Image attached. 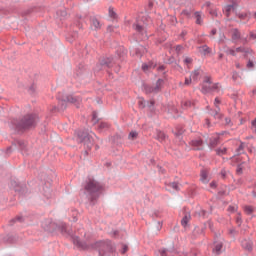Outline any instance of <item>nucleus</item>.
Returning <instances> with one entry per match:
<instances>
[{
	"instance_id": "obj_1",
	"label": "nucleus",
	"mask_w": 256,
	"mask_h": 256,
	"mask_svg": "<svg viewBox=\"0 0 256 256\" xmlns=\"http://www.w3.org/2000/svg\"><path fill=\"white\" fill-rule=\"evenodd\" d=\"M39 123V116L35 113H28L20 118H13L10 121V128L16 133V135H24L29 133L37 127Z\"/></svg>"
},
{
	"instance_id": "obj_2",
	"label": "nucleus",
	"mask_w": 256,
	"mask_h": 256,
	"mask_svg": "<svg viewBox=\"0 0 256 256\" xmlns=\"http://www.w3.org/2000/svg\"><path fill=\"white\" fill-rule=\"evenodd\" d=\"M84 189L87 193V197L90 201V205L95 206L97 205V200L103 195V191L105 187L103 184L99 183L97 180L89 178L86 181Z\"/></svg>"
},
{
	"instance_id": "obj_3",
	"label": "nucleus",
	"mask_w": 256,
	"mask_h": 256,
	"mask_svg": "<svg viewBox=\"0 0 256 256\" xmlns=\"http://www.w3.org/2000/svg\"><path fill=\"white\" fill-rule=\"evenodd\" d=\"M126 55L127 50H125L124 48H119L118 50H116L115 56L101 57L94 68L95 73H99V71H103V69H111L113 65H116L119 59L120 61H123Z\"/></svg>"
},
{
	"instance_id": "obj_4",
	"label": "nucleus",
	"mask_w": 256,
	"mask_h": 256,
	"mask_svg": "<svg viewBox=\"0 0 256 256\" xmlns=\"http://www.w3.org/2000/svg\"><path fill=\"white\" fill-rule=\"evenodd\" d=\"M58 105L52 106L50 109V115H57V113H63L65 109H67V103H72L73 105H77L81 101V97L73 96L71 94L63 95L59 93L57 96Z\"/></svg>"
},
{
	"instance_id": "obj_5",
	"label": "nucleus",
	"mask_w": 256,
	"mask_h": 256,
	"mask_svg": "<svg viewBox=\"0 0 256 256\" xmlns=\"http://www.w3.org/2000/svg\"><path fill=\"white\" fill-rule=\"evenodd\" d=\"M42 229L47 233H61V235L69 236V231H67V224L60 223L57 224L53 222L52 219H45L42 221Z\"/></svg>"
},
{
	"instance_id": "obj_6",
	"label": "nucleus",
	"mask_w": 256,
	"mask_h": 256,
	"mask_svg": "<svg viewBox=\"0 0 256 256\" xmlns=\"http://www.w3.org/2000/svg\"><path fill=\"white\" fill-rule=\"evenodd\" d=\"M78 143H83L85 150V155H89V151L93 148V136L85 130H79L77 132Z\"/></svg>"
},
{
	"instance_id": "obj_7",
	"label": "nucleus",
	"mask_w": 256,
	"mask_h": 256,
	"mask_svg": "<svg viewBox=\"0 0 256 256\" xmlns=\"http://www.w3.org/2000/svg\"><path fill=\"white\" fill-rule=\"evenodd\" d=\"M13 149H18L21 151L22 155H27V143H25V140L14 139L12 146L6 149V153H13Z\"/></svg>"
},
{
	"instance_id": "obj_8",
	"label": "nucleus",
	"mask_w": 256,
	"mask_h": 256,
	"mask_svg": "<svg viewBox=\"0 0 256 256\" xmlns=\"http://www.w3.org/2000/svg\"><path fill=\"white\" fill-rule=\"evenodd\" d=\"M10 185L14 189L15 193H18L20 197H27L29 195L27 184L20 183L17 180H11Z\"/></svg>"
},
{
	"instance_id": "obj_9",
	"label": "nucleus",
	"mask_w": 256,
	"mask_h": 256,
	"mask_svg": "<svg viewBox=\"0 0 256 256\" xmlns=\"http://www.w3.org/2000/svg\"><path fill=\"white\" fill-rule=\"evenodd\" d=\"M237 7H239L237 2H232V4L227 5L225 7L226 17H231V11L237 15Z\"/></svg>"
},
{
	"instance_id": "obj_10",
	"label": "nucleus",
	"mask_w": 256,
	"mask_h": 256,
	"mask_svg": "<svg viewBox=\"0 0 256 256\" xmlns=\"http://www.w3.org/2000/svg\"><path fill=\"white\" fill-rule=\"evenodd\" d=\"M51 193H53V190L51 189V184L45 183L43 186V195L46 197V199L51 198Z\"/></svg>"
},
{
	"instance_id": "obj_11",
	"label": "nucleus",
	"mask_w": 256,
	"mask_h": 256,
	"mask_svg": "<svg viewBox=\"0 0 256 256\" xmlns=\"http://www.w3.org/2000/svg\"><path fill=\"white\" fill-rule=\"evenodd\" d=\"M192 147H196V151H203V140L196 139L191 141Z\"/></svg>"
},
{
	"instance_id": "obj_12",
	"label": "nucleus",
	"mask_w": 256,
	"mask_h": 256,
	"mask_svg": "<svg viewBox=\"0 0 256 256\" xmlns=\"http://www.w3.org/2000/svg\"><path fill=\"white\" fill-rule=\"evenodd\" d=\"M173 133L175 137L181 141L183 139V133H185V130H183L182 127L177 126L175 130H173Z\"/></svg>"
},
{
	"instance_id": "obj_13",
	"label": "nucleus",
	"mask_w": 256,
	"mask_h": 256,
	"mask_svg": "<svg viewBox=\"0 0 256 256\" xmlns=\"http://www.w3.org/2000/svg\"><path fill=\"white\" fill-rule=\"evenodd\" d=\"M90 23L94 27L95 31H97L98 29H101V22H99L97 17L91 16L90 17Z\"/></svg>"
},
{
	"instance_id": "obj_14",
	"label": "nucleus",
	"mask_w": 256,
	"mask_h": 256,
	"mask_svg": "<svg viewBox=\"0 0 256 256\" xmlns=\"http://www.w3.org/2000/svg\"><path fill=\"white\" fill-rule=\"evenodd\" d=\"M143 89L147 95H149V93H159L158 90H155V86L149 84H143Z\"/></svg>"
},
{
	"instance_id": "obj_15",
	"label": "nucleus",
	"mask_w": 256,
	"mask_h": 256,
	"mask_svg": "<svg viewBox=\"0 0 256 256\" xmlns=\"http://www.w3.org/2000/svg\"><path fill=\"white\" fill-rule=\"evenodd\" d=\"M219 145V137L216 138H210V142L208 144V147L210 149H215Z\"/></svg>"
},
{
	"instance_id": "obj_16",
	"label": "nucleus",
	"mask_w": 256,
	"mask_h": 256,
	"mask_svg": "<svg viewBox=\"0 0 256 256\" xmlns=\"http://www.w3.org/2000/svg\"><path fill=\"white\" fill-rule=\"evenodd\" d=\"M193 17L196 19V25H203V18L201 17V11L194 12Z\"/></svg>"
},
{
	"instance_id": "obj_17",
	"label": "nucleus",
	"mask_w": 256,
	"mask_h": 256,
	"mask_svg": "<svg viewBox=\"0 0 256 256\" xmlns=\"http://www.w3.org/2000/svg\"><path fill=\"white\" fill-rule=\"evenodd\" d=\"M242 247L246 251H249V252L253 251V244H251V242L247 240L242 241Z\"/></svg>"
},
{
	"instance_id": "obj_18",
	"label": "nucleus",
	"mask_w": 256,
	"mask_h": 256,
	"mask_svg": "<svg viewBox=\"0 0 256 256\" xmlns=\"http://www.w3.org/2000/svg\"><path fill=\"white\" fill-rule=\"evenodd\" d=\"M156 139L160 141V143H163V141L167 139V135L165 134V132L157 131Z\"/></svg>"
},
{
	"instance_id": "obj_19",
	"label": "nucleus",
	"mask_w": 256,
	"mask_h": 256,
	"mask_svg": "<svg viewBox=\"0 0 256 256\" xmlns=\"http://www.w3.org/2000/svg\"><path fill=\"white\" fill-rule=\"evenodd\" d=\"M17 221H18V223H23V221H25V218L23 216H16L12 220H10L9 225L13 226L14 223H17Z\"/></svg>"
},
{
	"instance_id": "obj_20",
	"label": "nucleus",
	"mask_w": 256,
	"mask_h": 256,
	"mask_svg": "<svg viewBox=\"0 0 256 256\" xmlns=\"http://www.w3.org/2000/svg\"><path fill=\"white\" fill-rule=\"evenodd\" d=\"M3 242L4 243H15V236H13L12 234H8L3 237Z\"/></svg>"
},
{
	"instance_id": "obj_21",
	"label": "nucleus",
	"mask_w": 256,
	"mask_h": 256,
	"mask_svg": "<svg viewBox=\"0 0 256 256\" xmlns=\"http://www.w3.org/2000/svg\"><path fill=\"white\" fill-rule=\"evenodd\" d=\"M142 16H140V21H142V23H144V25H147V23H149V21H151V16H149V14H143V12L141 13Z\"/></svg>"
},
{
	"instance_id": "obj_22",
	"label": "nucleus",
	"mask_w": 256,
	"mask_h": 256,
	"mask_svg": "<svg viewBox=\"0 0 256 256\" xmlns=\"http://www.w3.org/2000/svg\"><path fill=\"white\" fill-rule=\"evenodd\" d=\"M145 51H147V49L143 46H140L139 48H135V55L137 57H143V53H145Z\"/></svg>"
},
{
	"instance_id": "obj_23",
	"label": "nucleus",
	"mask_w": 256,
	"mask_h": 256,
	"mask_svg": "<svg viewBox=\"0 0 256 256\" xmlns=\"http://www.w3.org/2000/svg\"><path fill=\"white\" fill-rule=\"evenodd\" d=\"M223 249V244L222 242L218 243L215 245V247L213 248V252L216 254V255H221V250Z\"/></svg>"
},
{
	"instance_id": "obj_24",
	"label": "nucleus",
	"mask_w": 256,
	"mask_h": 256,
	"mask_svg": "<svg viewBox=\"0 0 256 256\" xmlns=\"http://www.w3.org/2000/svg\"><path fill=\"white\" fill-rule=\"evenodd\" d=\"M56 15L58 17H60V21H63V19H65V17H67V10L63 9V10H58L56 12Z\"/></svg>"
},
{
	"instance_id": "obj_25",
	"label": "nucleus",
	"mask_w": 256,
	"mask_h": 256,
	"mask_svg": "<svg viewBox=\"0 0 256 256\" xmlns=\"http://www.w3.org/2000/svg\"><path fill=\"white\" fill-rule=\"evenodd\" d=\"M232 39L233 41L241 39V33L239 32V29H234V32L232 33Z\"/></svg>"
},
{
	"instance_id": "obj_26",
	"label": "nucleus",
	"mask_w": 256,
	"mask_h": 256,
	"mask_svg": "<svg viewBox=\"0 0 256 256\" xmlns=\"http://www.w3.org/2000/svg\"><path fill=\"white\" fill-rule=\"evenodd\" d=\"M167 251H169L170 253H173V251H175V246H172L170 250L166 248L159 250L160 256H167Z\"/></svg>"
},
{
	"instance_id": "obj_27",
	"label": "nucleus",
	"mask_w": 256,
	"mask_h": 256,
	"mask_svg": "<svg viewBox=\"0 0 256 256\" xmlns=\"http://www.w3.org/2000/svg\"><path fill=\"white\" fill-rule=\"evenodd\" d=\"M191 219V215H185L181 220L182 227H187V224L189 223V220Z\"/></svg>"
},
{
	"instance_id": "obj_28",
	"label": "nucleus",
	"mask_w": 256,
	"mask_h": 256,
	"mask_svg": "<svg viewBox=\"0 0 256 256\" xmlns=\"http://www.w3.org/2000/svg\"><path fill=\"white\" fill-rule=\"evenodd\" d=\"M146 107L150 109V111H155V100H150L146 102Z\"/></svg>"
},
{
	"instance_id": "obj_29",
	"label": "nucleus",
	"mask_w": 256,
	"mask_h": 256,
	"mask_svg": "<svg viewBox=\"0 0 256 256\" xmlns=\"http://www.w3.org/2000/svg\"><path fill=\"white\" fill-rule=\"evenodd\" d=\"M163 79L159 78L157 81H156V85L154 86V89L155 91H161V85H163Z\"/></svg>"
},
{
	"instance_id": "obj_30",
	"label": "nucleus",
	"mask_w": 256,
	"mask_h": 256,
	"mask_svg": "<svg viewBox=\"0 0 256 256\" xmlns=\"http://www.w3.org/2000/svg\"><path fill=\"white\" fill-rule=\"evenodd\" d=\"M244 211L247 215H253V212L255 211V208H253V206H245L244 207Z\"/></svg>"
},
{
	"instance_id": "obj_31",
	"label": "nucleus",
	"mask_w": 256,
	"mask_h": 256,
	"mask_svg": "<svg viewBox=\"0 0 256 256\" xmlns=\"http://www.w3.org/2000/svg\"><path fill=\"white\" fill-rule=\"evenodd\" d=\"M137 137H139V133H137V131H131L128 135V139H130L131 141H135Z\"/></svg>"
},
{
	"instance_id": "obj_32",
	"label": "nucleus",
	"mask_w": 256,
	"mask_h": 256,
	"mask_svg": "<svg viewBox=\"0 0 256 256\" xmlns=\"http://www.w3.org/2000/svg\"><path fill=\"white\" fill-rule=\"evenodd\" d=\"M211 111H212L211 115L215 117V119H219V120L223 119V114H219V110H211Z\"/></svg>"
},
{
	"instance_id": "obj_33",
	"label": "nucleus",
	"mask_w": 256,
	"mask_h": 256,
	"mask_svg": "<svg viewBox=\"0 0 256 256\" xmlns=\"http://www.w3.org/2000/svg\"><path fill=\"white\" fill-rule=\"evenodd\" d=\"M193 81H199V69L194 70L193 72H191V76Z\"/></svg>"
},
{
	"instance_id": "obj_34",
	"label": "nucleus",
	"mask_w": 256,
	"mask_h": 256,
	"mask_svg": "<svg viewBox=\"0 0 256 256\" xmlns=\"http://www.w3.org/2000/svg\"><path fill=\"white\" fill-rule=\"evenodd\" d=\"M135 31H137L138 33H143V31H145V28L143 27V25L141 24H134L133 25Z\"/></svg>"
},
{
	"instance_id": "obj_35",
	"label": "nucleus",
	"mask_w": 256,
	"mask_h": 256,
	"mask_svg": "<svg viewBox=\"0 0 256 256\" xmlns=\"http://www.w3.org/2000/svg\"><path fill=\"white\" fill-rule=\"evenodd\" d=\"M236 53H251V50L245 47L236 48Z\"/></svg>"
},
{
	"instance_id": "obj_36",
	"label": "nucleus",
	"mask_w": 256,
	"mask_h": 256,
	"mask_svg": "<svg viewBox=\"0 0 256 256\" xmlns=\"http://www.w3.org/2000/svg\"><path fill=\"white\" fill-rule=\"evenodd\" d=\"M35 91H37V84L33 83L31 86H29L28 92L30 95H34Z\"/></svg>"
},
{
	"instance_id": "obj_37",
	"label": "nucleus",
	"mask_w": 256,
	"mask_h": 256,
	"mask_svg": "<svg viewBox=\"0 0 256 256\" xmlns=\"http://www.w3.org/2000/svg\"><path fill=\"white\" fill-rule=\"evenodd\" d=\"M138 107L139 109H145L147 107V102L142 98L138 101Z\"/></svg>"
},
{
	"instance_id": "obj_38",
	"label": "nucleus",
	"mask_w": 256,
	"mask_h": 256,
	"mask_svg": "<svg viewBox=\"0 0 256 256\" xmlns=\"http://www.w3.org/2000/svg\"><path fill=\"white\" fill-rule=\"evenodd\" d=\"M188 107H195V103L191 102V100L185 101L183 103V109H188Z\"/></svg>"
},
{
	"instance_id": "obj_39",
	"label": "nucleus",
	"mask_w": 256,
	"mask_h": 256,
	"mask_svg": "<svg viewBox=\"0 0 256 256\" xmlns=\"http://www.w3.org/2000/svg\"><path fill=\"white\" fill-rule=\"evenodd\" d=\"M211 91H212L211 86H207V85H203V86H202V93H203L204 95L207 94V93H211Z\"/></svg>"
},
{
	"instance_id": "obj_40",
	"label": "nucleus",
	"mask_w": 256,
	"mask_h": 256,
	"mask_svg": "<svg viewBox=\"0 0 256 256\" xmlns=\"http://www.w3.org/2000/svg\"><path fill=\"white\" fill-rule=\"evenodd\" d=\"M201 49L203 51V55H209V53H211V48H209L207 45H203Z\"/></svg>"
},
{
	"instance_id": "obj_41",
	"label": "nucleus",
	"mask_w": 256,
	"mask_h": 256,
	"mask_svg": "<svg viewBox=\"0 0 256 256\" xmlns=\"http://www.w3.org/2000/svg\"><path fill=\"white\" fill-rule=\"evenodd\" d=\"M109 17H111V19H117V13L113 10V7H109Z\"/></svg>"
},
{
	"instance_id": "obj_42",
	"label": "nucleus",
	"mask_w": 256,
	"mask_h": 256,
	"mask_svg": "<svg viewBox=\"0 0 256 256\" xmlns=\"http://www.w3.org/2000/svg\"><path fill=\"white\" fill-rule=\"evenodd\" d=\"M181 15H185L186 17H187V19H191L193 16L191 15V10H187V9H185V10H183L182 12H181Z\"/></svg>"
},
{
	"instance_id": "obj_43",
	"label": "nucleus",
	"mask_w": 256,
	"mask_h": 256,
	"mask_svg": "<svg viewBox=\"0 0 256 256\" xmlns=\"http://www.w3.org/2000/svg\"><path fill=\"white\" fill-rule=\"evenodd\" d=\"M225 153H227V148H218L216 149V154L221 156V155H225Z\"/></svg>"
},
{
	"instance_id": "obj_44",
	"label": "nucleus",
	"mask_w": 256,
	"mask_h": 256,
	"mask_svg": "<svg viewBox=\"0 0 256 256\" xmlns=\"http://www.w3.org/2000/svg\"><path fill=\"white\" fill-rule=\"evenodd\" d=\"M225 54L226 55H232V57H235L237 55V53L235 52V50L228 48L225 50Z\"/></svg>"
},
{
	"instance_id": "obj_45",
	"label": "nucleus",
	"mask_w": 256,
	"mask_h": 256,
	"mask_svg": "<svg viewBox=\"0 0 256 256\" xmlns=\"http://www.w3.org/2000/svg\"><path fill=\"white\" fill-rule=\"evenodd\" d=\"M200 176H201V181H207L208 174L205 170H201Z\"/></svg>"
},
{
	"instance_id": "obj_46",
	"label": "nucleus",
	"mask_w": 256,
	"mask_h": 256,
	"mask_svg": "<svg viewBox=\"0 0 256 256\" xmlns=\"http://www.w3.org/2000/svg\"><path fill=\"white\" fill-rule=\"evenodd\" d=\"M237 175H243V164H238L236 169Z\"/></svg>"
},
{
	"instance_id": "obj_47",
	"label": "nucleus",
	"mask_w": 256,
	"mask_h": 256,
	"mask_svg": "<svg viewBox=\"0 0 256 256\" xmlns=\"http://www.w3.org/2000/svg\"><path fill=\"white\" fill-rule=\"evenodd\" d=\"M169 187H171L172 189H174L175 191H179V183L177 182H172L169 184Z\"/></svg>"
},
{
	"instance_id": "obj_48",
	"label": "nucleus",
	"mask_w": 256,
	"mask_h": 256,
	"mask_svg": "<svg viewBox=\"0 0 256 256\" xmlns=\"http://www.w3.org/2000/svg\"><path fill=\"white\" fill-rule=\"evenodd\" d=\"M83 73H85V69H83V66L80 65L79 70H77V72H76V76L81 77V75H83Z\"/></svg>"
},
{
	"instance_id": "obj_49",
	"label": "nucleus",
	"mask_w": 256,
	"mask_h": 256,
	"mask_svg": "<svg viewBox=\"0 0 256 256\" xmlns=\"http://www.w3.org/2000/svg\"><path fill=\"white\" fill-rule=\"evenodd\" d=\"M92 121L96 125V123H99V119H97V111L92 112Z\"/></svg>"
},
{
	"instance_id": "obj_50",
	"label": "nucleus",
	"mask_w": 256,
	"mask_h": 256,
	"mask_svg": "<svg viewBox=\"0 0 256 256\" xmlns=\"http://www.w3.org/2000/svg\"><path fill=\"white\" fill-rule=\"evenodd\" d=\"M219 104H221V100L219 98H215L214 105L218 111H221V108L219 107Z\"/></svg>"
},
{
	"instance_id": "obj_51",
	"label": "nucleus",
	"mask_w": 256,
	"mask_h": 256,
	"mask_svg": "<svg viewBox=\"0 0 256 256\" xmlns=\"http://www.w3.org/2000/svg\"><path fill=\"white\" fill-rule=\"evenodd\" d=\"M107 127H109V125L105 122H101L99 125H98V129L103 130V129H107Z\"/></svg>"
},
{
	"instance_id": "obj_52",
	"label": "nucleus",
	"mask_w": 256,
	"mask_h": 256,
	"mask_svg": "<svg viewBox=\"0 0 256 256\" xmlns=\"http://www.w3.org/2000/svg\"><path fill=\"white\" fill-rule=\"evenodd\" d=\"M127 251H129V246L127 244H123L122 250H121L122 255H125V253H127Z\"/></svg>"
},
{
	"instance_id": "obj_53",
	"label": "nucleus",
	"mask_w": 256,
	"mask_h": 256,
	"mask_svg": "<svg viewBox=\"0 0 256 256\" xmlns=\"http://www.w3.org/2000/svg\"><path fill=\"white\" fill-rule=\"evenodd\" d=\"M149 69H151V65L147 63L142 64V71L147 72Z\"/></svg>"
},
{
	"instance_id": "obj_54",
	"label": "nucleus",
	"mask_w": 256,
	"mask_h": 256,
	"mask_svg": "<svg viewBox=\"0 0 256 256\" xmlns=\"http://www.w3.org/2000/svg\"><path fill=\"white\" fill-rule=\"evenodd\" d=\"M151 9H153V1H150V2L148 3V6L145 8V11H146L147 13H149V11H151Z\"/></svg>"
},
{
	"instance_id": "obj_55",
	"label": "nucleus",
	"mask_w": 256,
	"mask_h": 256,
	"mask_svg": "<svg viewBox=\"0 0 256 256\" xmlns=\"http://www.w3.org/2000/svg\"><path fill=\"white\" fill-rule=\"evenodd\" d=\"M243 149H244L243 142H241L240 146L236 149L237 155H241V151H243Z\"/></svg>"
},
{
	"instance_id": "obj_56",
	"label": "nucleus",
	"mask_w": 256,
	"mask_h": 256,
	"mask_svg": "<svg viewBox=\"0 0 256 256\" xmlns=\"http://www.w3.org/2000/svg\"><path fill=\"white\" fill-rule=\"evenodd\" d=\"M236 16L239 17V19H247V14L245 13L237 12Z\"/></svg>"
},
{
	"instance_id": "obj_57",
	"label": "nucleus",
	"mask_w": 256,
	"mask_h": 256,
	"mask_svg": "<svg viewBox=\"0 0 256 256\" xmlns=\"http://www.w3.org/2000/svg\"><path fill=\"white\" fill-rule=\"evenodd\" d=\"M184 63H185L186 65H191V63H193V58L186 57V58L184 59Z\"/></svg>"
},
{
	"instance_id": "obj_58",
	"label": "nucleus",
	"mask_w": 256,
	"mask_h": 256,
	"mask_svg": "<svg viewBox=\"0 0 256 256\" xmlns=\"http://www.w3.org/2000/svg\"><path fill=\"white\" fill-rule=\"evenodd\" d=\"M247 67H248V69H253V67H255V63H253V60L248 61Z\"/></svg>"
},
{
	"instance_id": "obj_59",
	"label": "nucleus",
	"mask_w": 256,
	"mask_h": 256,
	"mask_svg": "<svg viewBox=\"0 0 256 256\" xmlns=\"http://www.w3.org/2000/svg\"><path fill=\"white\" fill-rule=\"evenodd\" d=\"M204 83H208V85H211L213 82L211 81V77L210 76H206L204 78Z\"/></svg>"
},
{
	"instance_id": "obj_60",
	"label": "nucleus",
	"mask_w": 256,
	"mask_h": 256,
	"mask_svg": "<svg viewBox=\"0 0 256 256\" xmlns=\"http://www.w3.org/2000/svg\"><path fill=\"white\" fill-rule=\"evenodd\" d=\"M36 11H37V8L34 7V8H31V9H28L26 14L31 15V13H36Z\"/></svg>"
},
{
	"instance_id": "obj_61",
	"label": "nucleus",
	"mask_w": 256,
	"mask_h": 256,
	"mask_svg": "<svg viewBox=\"0 0 256 256\" xmlns=\"http://www.w3.org/2000/svg\"><path fill=\"white\" fill-rule=\"evenodd\" d=\"M199 217H207V211L201 210V211L199 212Z\"/></svg>"
},
{
	"instance_id": "obj_62",
	"label": "nucleus",
	"mask_w": 256,
	"mask_h": 256,
	"mask_svg": "<svg viewBox=\"0 0 256 256\" xmlns=\"http://www.w3.org/2000/svg\"><path fill=\"white\" fill-rule=\"evenodd\" d=\"M181 51H183V46L182 45H177L176 46V52L181 53Z\"/></svg>"
},
{
	"instance_id": "obj_63",
	"label": "nucleus",
	"mask_w": 256,
	"mask_h": 256,
	"mask_svg": "<svg viewBox=\"0 0 256 256\" xmlns=\"http://www.w3.org/2000/svg\"><path fill=\"white\" fill-rule=\"evenodd\" d=\"M211 88H212V91H217V89H219V84L216 83L213 86H211Z\"/></svg>"
},
{
	"instance_id": "obj_64",
	"label": "nucleus",
	"mask_w": 256,
	"mask_h": 256,
	"mask_svg": "<svg viewBox=\"0 0 256 256\" xmlns=\"http://www.w3.org/2000/svg\"><path fill=\"white\" fill-rule=\"evenodd\" d=\"M191 77L190 78H186L185 79V82H184V85H191Z\"/></svg>"
}]
</instances>
